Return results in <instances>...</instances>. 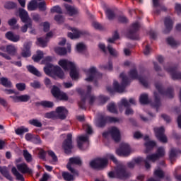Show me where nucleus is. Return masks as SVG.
I'll return each mask as SVG.
<instances>
[{"label": "nucleus", "instance_id": "f257e3e1", "mask_svg": "<svg viewBox=\"0 0 181 181\" xmlns=\"http://www.w3.org/2000/svg\"><path fill=\"white\" fill-rule=\"evenodd\" d=\"M52 62V57H46L43 60L42 63H45L46 66L44 67V71L47 76L50 77H58L61 80L64 78V71L59 66H53V64H50Z\"/></svg>", "mask_w": 181, "mask_h": 181}, {"label": "nucleus", "instance_id": "f03ea898", "mask_svg": "<svg viewBox=\"0 0 181 181\" xmlns=\"http://www.w3.org/2000/svg\"><path fill=\"white\" fill-rule=\"evenodd\" d=\"M108 159H111L115 163H118V160H117L115 156L111 153H108L105 158H98L90 161V166L93 169H103L107 165Z\"/></svg>", "mask_w": 181, "mask_h": 181}, {"label": "nucleus", "instance_id": "7ed1b4c3", "mask_svg": "<svg viewBox=\"0 0 181 181\" xmlns=\"http://www.w3.org/2000/svg\"><path fill=\"white\" fill-rule=\"evenodd\" d=\"M58 64L64 70H70L69 76L72 80H77L79 77L78 71H77V68H76V64L67 59H61L59 61Z\"/></svg>", "mask_w": 181, "mask_h": 181}, {"label": "nucleus", "instance_id": "20e7f679", "mask_svg": "<svg viewBox=\"0 0 181 181\" xmlns=\"http://www.w3.org/2000/svg\"><path fill=\"white\" fill-rule=\"evenodd\" d=\"M69 114V110L63 106H59L56 108L55 112L45 113V117L52 119H66Z\"/></svg>", "mask_w": 181, "mask_h": 181}, {"label": "nucleus", "instance_id": "39448f33", "mask_svg": "<svg viewBox=\"0 0 181 181\" xmlns=\"http://www.w3.org/2000/svg\"><path fill=\"white\" fill-rule=\"evenodd\" d=\"M108 176L110 179L117 177V179H127L131 176V173H128L125 170V166L120 163L117 165L115 172H110L108 173Z\"/></svg>", "mask_w": 181, "mask_h": 181}, {"label": "nucleus", "instance_id": "423d86ee", "mask_svg": "<svg viewBox=\"0 0 181 181\" xmlns=\"http://www.w3.org/2000/svg\"><path fill=\"white\" fill-rule=\"evenodd\" d=\"M166 153L165 151V148L163 147H159L157 149V153L156 154H151L147 156L146 160H144L145 162V168L146 170H149L151 169V164L149 162H155L156 160H158L159 158L163 157V156Z\"/></svg>", "mask_w": 181, "mask_h": 181}, {"label": "nucleus", "instance_id": "0eeeda50", "mask_svg": "<svg viewBox=\"0 0 181 181\" xmlns=\"http://www.w3.org/2000/svg\"><path fill=\"white\" fill-rule=\"evenodd\" d=\"M91 90H93V88L91 86H87V92L84 91L83 89L79 88L77 90L78 94L81 95V101L78 102V107L81 108V110H86V101L88 100V97L91 95Z\"/></svg>", "mask_w": 181, "mask_h": 181}, {"label": "nucleus", "instance_id": "6e6552de", "mask_svg": "<svg viewBox=\"0 0 181 181\" xmlns=\"http://www.w3.org/2000/svg\"><path fill=\"white\" fill-rule=\"evenodd\" d=\"M119 77L122 78V83L119 85L118 81H115L113 83V87H115V90L117 91V93H124L127 86L129 84V79L124 73H121Z\"/></svg>", "mask_w": 181, "mask_h": 181}, {"label": "nucleus", "instance_id": "1a4fd4ad", "mask_svg": "<svg viewBox=\"0 0 181 181\" xmlns=\"http://www.w3.org/2000/svg\"><path fill=\"white\" fill-rule=\"evenodd\" d=\"M139 29H141L139 23H133L127 33V37L132 40H139V33H138Z\"/></svg>", "mask_w": 181, "mask_h": 181}, {"label": "nucleus", "instance_id": "9d476101", "mask_svg": "<svg viewBox=\"0 0 181 181\" xmlns=\"http://www.w3.org/2000/svg\"><path fill=\"white\" fill-rule=\"evenodd\" d=\"M107 122H119V119L117 117L101 115L95 120V124L96 127H98V128H103Z\"/></svg>", "mask_w": 181, "mask_h": 181}, {"label": "nucleus", "instance_id": "9b49d317", "mask_svg": "<svg viewBox=\"0 0 181 181\" xmlns=\"http://www.w3.org/2000/svg\"><path fill=\"white\" fill-rule=\"evenodd\" d=\"M132 150L128 143H122L120 148L116 150V153L119 156H129Z\"/></svg>", "mask_w": 181, "mask_h": 181}, {"label": "nucleus", "instance_id": "f8f14e48", "mask_svg": "<svg viewBox=\"0 0 181 181\" xmlns=\"http://www.w3.org/2000/svg\"><path fill=\"white\" fill-rule=\"evenodd\" d=\"M155 86L156 90H158V93L162 95H166L167 97H168V98H173V88H168L165 90L162 86V84H160V83H156L155 84Z\"/></svg>", "mask_w": 181, "mask_h": 181}, {"label": "nucleus", "instance_id": "ddd939ff", "mask_svg": "<svg viewBox=\"0 0 181 181\" xmlns=\"http://www.w3.org/2000/svg\"><path fill=\"white\" fill-rule=\"evenodd\" d=\"M130 78L133 80H139V81L144 86V87H148V81L141 76L138 75V71L136 69H132L129 72Z\"/></svg>", "mask_w": 181, "mask_h": 181}, {"label": "nucleus", "instance_id": "4468645a", "mask_svg": "<svg viewBox=\"0 0 181 181\" xmlns=\"http://www.w3.org/2000/svg\"><path fill=\"white\" fill-rule=\"evenodd\" d=\"M164 69L165 71H168V73H170L173 80H181V73L177 71V65L169 67L164 66Z\"/></svg>", "mask_w": 181, "mask_h": 181}, {"label": "nucleus", "instance_id": "2eb2a0df", "mask_svg": "<svg viewBox=\"0 0 181 181\" xmlns=\"http://www.w3.org/2000/svg\"><path fill=\"white\" fill-rule=\"evenodd\" d=\"M77 146L81 151H86L88 148V136H78L76 138Z\"/></svg>", "mask_w": 181, "mask_h": 181}, {"label": "nucleus", "instance_id": "dca6fc26", "mask_svg": "<svg viewBox=\"0 0 181 181\" xmlns=\"http://www.w3.org/2000/svg\"><path fill=\"white\" fill-rule=\"evenodd\" d=\"M71 31L74 32L72 33H68V37L70 39H78L81 36V35H83L84 37L88 36L90 34L88 33V31L87 30H83V32L76 29V28H71Z\"/></svg>", "mask_w": 181, "mask_h": 181}, {"label": "nucleus", "instance_id": "f3484780", "mask_svg": "<svg viewBox=\"0 0 181 181\" xmlns=\"http://www.w3.org/2000/svg\"><path fill=\"white\" fill-rule=\"evenodd\" d=\"M18 16L21 21V22H23V23H26L28 22H32V19H30V17H29V13H28V11H26V10L20 8L18 9Z\"/></svg>", "mask_w": 181, "mask_h": 181}, {"label": "nucleus", "instance_id": "a211bd4d", "mask_svg": "<svg viewBox=\"0 0 181 181\" xmlns=\"http://www.w3.org/2000/svg\"><path fill=\"white\" fill-rule=\"evenodd\" d=\"M71 173L68 172H63L62 175L66 181H73L76 179V176H78V171L76 170H69Z\"/></svg>", "mask_w": 181, "mask_h": 181}, {"label": "nucleus", "instance_id": "6ab92c4d", "mask_svg": "<svg viewBox=\"0 0 181 181\" xmlns=\"http://www.w3.org/2000/svg\"><path fill=\"white\" fill-rule=\"evenodd\" d=\"M74 165H81V158L80 157H72L69 158V161L66 165L68 170H75Z\"/></svg>", "mask_w": 181, "mask_h": 181}, {"label": "nucleus", "instance_id": "aec40b11", "mask_svg": "<svg viewBox=\"0 0 181 181\" xmlns=\"http://www.w3.org/2000/svg\"><path fill=\"white\" fill-rule=\"evenodd\" d=\"M87 73H88V77L86 78L85 80L88 83H91V81H93L95 76H97V74H100V73H98V71H97V68H95V66L90 67L88 70Z\"/></svg>", "mask_w": 181, "mask_h": 181}, {"label": "nucleus", "instance_id": "412c9836", "mask_svg": "<svg viewBox=\"0 0 181 181\" xmlns=\"http://www.w3.org/2000/svg\"><path fill=\"white\" fill-rule=\"evenodd\" d=\"M62 146H63L66 153H71V152L74 148L71 137H70V136L67 137L64 141Z\"/></svg>", "mask_w": 181, "mask_h": 181}, {"label": "nucleus", "instance_id": "4be33fe9", "mask_svg": "<svg viewBox=\"0 0 181 181\" xmlns=\"http://www.w3.org/2000/svg\"><path fill=\"white\" fill-rule=\"evenodd\" d=\"M5 37L6 39H7V40L13 42V43H17V42H19V40H21V36L19 35L13 33V32L12 31H8L6 33Z\"/></svg>", "mask_w": 181, "mask_h": 181}, {"label": "nucleus", "instance_id": "5701e85b", "mask_svg": "<svg viewBox=\"0 0 181 181\" xmlns=\"http://www.w3.org/2000/svg\"><path fill=\"white\" fill-rule=\"evenodd\" d=\"M30 47H32L31 42H28L24 44L23 49L21 52V56H23V57H30V56H32Z\"/></svg>", "mask_w": 181, "mask_h": 181}, {"label": "nucleus", "instance_id": "b1692460", "mask_svg": "<svg viewBox=\"0 0 181 181\" xmlns=\"http://www.w3.org/2000/svg\"><path fill=\"white\" fill-rule=\"evenodd\" d=\"M164 25L165 28L163 30V33L166 35L173 29V21H172L170 18L166 17L164 20Z\"/></svg>", "mask_w": 181, "mask_h": 181}, {"label": "nucleus", "instance_id": "393cba45", "mask_svg": "<svg viewBox=\"0 0 181 181\" xmlns=\"http://www.w3.org/2000/svg\"><path fill=\"white\" fill-rule=\"evenodd\" d=\"M121 103L122 105L127 108L125 111L126 115H132V114H134V110H132V108L129 107L130 105L129 102H128V100H127L126 98H123L121 100Z\"/></svg>", "mask_w": 181, "mask_h": 181}, {"label": "nucleus", "instance_id": "a878e982", "mask_svg": "<svg viewBox=\"0 0 181 181\" xmlns=\"http://www.w3.org/2000/svg\"><path fill=\"white\" fill-rule=\"evenodd\" d=\"M154 102L151 103V106L153 108H156V112L159 111V107L160 105H162V103H160V98H159V95L158 93L154 92Z\"/></svg>", "mask_w": 181, "mask_h": 181}, {"label": "nucleus", "instance_id": "bb28decb", "mask_svg": "<svg viewBox=\"0 0 181 181\" xmlns=\"http://www.w3.org/2000/svg\"><path fill=\"white\" fill-rule=\"evenodd\" d=\"M64 8L68 12L69 16H74V15H77L78 13V9L74 8L72 6H70V4H65Z\"/></svg>", "mask_w": 181, "mask_h": 181}, {"label": "nucleus", "instance_id": "cd10ccee", "mask_svg": "<svg viewBox=\"0 0 181 181\" xmlns=\"http://www.w3.org/2000/svg\"><path fill=\"white\" fill-rule=\"evenodd\" d=\"M144 141L145 146L146 148V152H148V151H151V149H153V148H155V146H156V143L149 139L148 136L144 137Z\"/></svg>", "mask_w": 181, "mask_h": 181}, {"label": "nucleus", "instance_id": "c85d7f7f", "mask_svg": "<svg viewBox=\"0 0 181 181\" xmlns=\"http://www.w3.org/2000/svg\"><path fill=\"white\" fill-rule=\"evenodd\" d=\"M17 169L21 173H32V170L28 167V165L25 163L18 164Z\"/></svg>", "mask_w": 181, "mask_h": 181}, {"label": "nucleus", "instance_id": "c756f323", "mask_svg": "<svg viewBox=\"0 0 181 181\" xmlns=\"http://www.w3.org/2000/svg\"><path fill=\"white\" fill-rule=\"evenodd\" d=\"M27 70L29 71V73H31V74H33L34 76H36L37 77H42V74L37 69L33 66V65H28L26 66Z\"/></svg>", "mask_w": 181, "mask_h": 181}, {"label": "nucleus", "instance_id": "7c9ffc66", "mask_svg": "<svg viewBox=\"0 0 181 181\" xmlns=\"http://www.w3.org/2000/svg\"><path fill=\"white\" fill-rule=\"evenodd\" d=\"M6 52L10 56H15L16 54V52H18V49L13 45H9L6 47Z\"/></svg>", "mask_w": 181, "mask_h": 181}, {"label": "nucleus", "instance_id": "2f4dec72", "mask_svg": "<svg viewBox=\"0 0 181 181\" xmlns=\"http://www.w3.org/2000/svg\"><path fill=\"white\" fill-rule=\"evenodd\" d=\"M0 84L7 88H12V82L8 80V78L1 77L0 78Z\"/></svg>", "mask_w": 181, "mask_h": 181}, {"label": "nucleus", "instance_id": "473e14b6", "mask_svg": "<svg viewBox=\"0 0 181 181\" xmlns=\"http://www.w3.org/2000/svg\"><path fill=\"white\" fill-rule=\"evenodd\" d=\"M142 160H144L141 157L134 158L131 162L128 163L127 166L130 168H134L136 165H139Z\"/></svg>", "mask_w": 181, "mask_h": 181}, {"label": "nucleus", "instance_id": "72a5a7b5", "mask_svg": "<svg viewBox=\"0 0 181 181\" xmlns=\"http://www.w3.org/2000/svg\"><path fill=\"white\" fill-rule=\"evenodd\" d=\"M28 11H36L37 9V1L31 0L28 4Z\"/></svg>", "mask_w": 181, "mask_h": 181}, {"label": "nucleus", "instance_id": "f704fd0d", "mask_svg": "<svg viewBox=\"0 0 181 181\" xmlns=\"http://www.w3.org/2000/svg\"><path fill=\"white\" fill-rule=\"evenodd\" d=\"M47 40L43 37H38L37 38V46H40V47H46L47 46Z\"/></svg>", "mask_w": 181, "mask_h": 181}, {"label": "nucleus", "instance_id": "c9c22d12", "mask_svg": "<svg viewBox=\"0 0 181 181\" xmlns=\"http://www.w3.org/2000/svg\"><path fill=\"white\" fill-rule=\"evenodd\" d=\"M153 131L156 134V136H165V127H155Z\"/></svg>", "mask_w": 181, "mask_h": 181}, {"label": "nucleus", "instance_id": "e433bc0d", "mask_svg": "<svg viewBox=\"0 0 181 181\" xmlns=\"http://www.w3.org/2000/svg\"><path fill=\"white\" fill-rule=\"evenodd\" d=\"M51 93L54 98H60V94L62 92L60 91V88H59V87L54 86L51 90Z\"/></svg>", "mask_w": 181, "mask_h": 181}, {"label": "nucleus", "instance_id": "4c0bfd02", "mask_svg": "<svg viewBox=\"0 0 181 181\" xmlns=\"http://www.w3.org/2000/svg\"><path fill=\"white\" fill-rule=\"evenodd\" d=\"M11 172L14 176H16L17 180L25 181V178H23V175L21 174L16 168L13 167L11 170Z\"/></svg>", "mask_w": 181, "mask_h": 181}, {"label": "nucleus", "instance_id": "58836bf2", "mask_svg": "<svg viewBox=\"0 0 181 181\" xmlns=\"http://www.w3.org/2000/svg\"><path fill=\"white\" fill-rule=\"evenodd\" d=\"M38 104L39 105H41V107H43V108H53V107L54 106V103H53V102L47 100H42Z\"/></svg>", "mask_w": 181, "mask_h": 181}, {"label": "nucleus", "instance_id": "ea45409f", "mask_svg": "<svg viewBox=\"0 0 181 181\" xmlns=\"http://www.w3.org/2000/svg\"><path fill=\"white\" fill-rule=\"evenodd\" d=\"M16 135H25L27 132H29V129L28 127H25L23 126L17 128L15 130Z\"/></svg>", "mask_w": 181, "mask_h": 181}, {"label": "nucleus", "instance_id": "a19ab883", "mask_svg": "<svg viewBox=\"0 0 181 181\" xmlns=\"http://www.w3.org/2000/svg\"><path fill=\"white\" fill-rule=\"evenodd\" d=\"M54 51L59 56H66V54H67V49L66 47H57L54 49Z\"/></svg>", "mask_w": 181, "mask_h": 181}, {"label": "nucleus", "instance_id": "79ce46f5", "mask_svg": "<svg viewBox=\"0 0 181 181\" xmlns=\"http://www.w3.org/2000/svg\"><path fill=\"white\" fill-rule=\"evenodd\" d=\"M139 102H140V104L141 105L149 104V98L148 97V94L146 93L141 94L139 98Z\"/></svg>", "mask_w": 181, "mask_h": 181}, {"label": "nucleus", "instance_id": "37998d69", "mask_svg": "<svg viewBox=\"0 0 181 181\" xmlns=\"http://www.w3.org/2000/svg\"><path fill=\"white\" fill-rule=\"evenodd\" d=\"M105 14L109 21H112V19L115 18V13L114 12V10L111 8H107L105 11Z\"/></svg>", "mask_w": 181, "mask_h": 181}, {"label": "nucleus", "instance_id": "c03bdc74", "mask_svg": "<svg viewBox=\"0 0 181 181\" xmlns=\"http://www.w3.org/2000/svg\"><path fill=\"white\" fill-rule=\"evenodd\" d=\"M107 110L109 112H111L112 114H118V110H117V106L115 105V103H109L107 105Z\"/></svg>", "mask_w": 181, "mask_h": 181}, {"label": "nucleus", "instance_id": "a18cd8bd", "mask_svg": "<svg viewBox=\"0 0 181 181\" xmlns=\"http://www.w3.org/2000/svg\"><path fill=\"white\" fill-rule=\"evenodd\" d=\"M43 59V52L38 50L37 51V55L33 56V60L35 62L37 63L40 62Z\"/></svg>", "mask_w": 181, "mask_h": 181}, {"label": "nucleus", "instance_id": "49530a36", "mask_svg": "<svg viewBox=\"0 0 181 181\" xmlns=\"http://www.w3.org/2000/svg\"><path fill=\"white\" fill-rule=\"evenodd\" d=\"M154 176H156V177H158V179H162L163 176H165V173L160 168L158 167L154 170Z\"/></svg>", "mask_w": 181, "mask_h": 181}, {"label": "nucleus", "instance_id": "de8ad7c7", "mask_svg": "<svg viewBox=\"0 0 181 181\" xmlns=\"http://www.w3.org/2000/svg\"><path fill=\"white\" fill-rule=\"evenodd\" d=\"M25 139L26 141H30V142H33V144L42 143V140H40V137H37V136H26Z\"/></svg>", "mask_w": 181, "mask_h": 181}, {"label": "nucleus", "instance_id": "09e8293b", "mask_svg": "<svg viewBox=\"0 0 181 181\" xmlns=\"http://www.w3.org/2000/svg\"><path fill=\"white\" fill-rule=\"evenodd\" d=\"M110 131L111 136H121V132L118 128L113 127L110 128Z\"/></svg>", "mask_w": 181, "mask_h": 181}, {"label": "nucleus", "instance_id": "8fccbe9b", "mask_svg": "<svg viewBox=\"0 0 181 181\" xmlns=\"http://www.w3.org/2000/svg\"><path fill=\"white\" fill-rule=\"evenodd\" d=\"M30 125H33V127H36L37 128H42V122H40L37 119H32L29 120Z\"/></svg>", "mask_w": 181, "mask_h": 181}, {"label": "nucleus", "instance_id": "3c124183", "mask_svg": "<svg viewBox=\"0 0 181 181\" xmlns=\"http://www.w3.org/2000/svg\"><path fill=\"white\" fill-rule=\"evenodd\" d=\"M0 172L2 174L3 176H5V177H6V179H8V180L12 181V180H13L12 176H11V175H9V173H8V170H6V168H0Z\"/></svg>", "mask_w": 181, "mask_h": 181}, {"label": "nucleus", "instance_id": "603ef678", "mask_svg": "<svg viewBox=\"0 0 181 181\" xmlns=\"http://www.w3.org/2000/svg\"><path fill=\"white\" fill-rule=\"evenodd\" d=\"M17 6L16 3L13 1H7L4 4L5 9H15Z\"/></svg>", "mask_w": 181, "mask_h": 181}, {"label": "nucleus", "instance_id": "864d4df0", "mask_svg": "<svg viewBox=\"0 0 181 181\" xmlns=\"http://www.w3.org/2000/svg\"><path fill=\"white\" fill-rule=\"evenodd\" d=\"M83 128L87 134V135H93L94 131L93 130V127L88 124H86L83 125Z\"/></svg>", "mask_w": 181, "mask_h": 181}, {"label": "nucleus", "instance_id": "5fc2aeb1", "mask_svg": "<svg viewBox=\"0 0 181 181\" xmlns=\"http://www.w3.org/2000/svg\"><path fill=\"white\" fill-rule=\"evenodd\" d=\"M25 24L21 27V32L23 33H26L28 32V28L32 29V21H28L25 23Z\"/></svg>", "mask_w": 181, "mask_h": 181}, {"label": "nucleus", "instance_id": "6e6d98bb", "mask_svg": "<svg viewBox=\"0 0 181 181\" xmlns=\"http://www.w3.org/2000/svg\"><path fill=\"white\" fill-rule=\"evenodd\" d=\"M54 19L59 25L64 23V17L60 14L55 15Z\"/></svg>", "mask_w": 181, "mask_h": 181}, {"label": "nucleus", "instance_id": "4d7b16f0", "mask_svg": "<svg viewBox=\"0 0 181 181\" xmlns=\"http://www.w3.org/2000/svg\"><path fill=\"white\" fill-rule=\"evenodd\" d=\"M47 153H48L49 158H51L52 162L53 163L57 162V160H58V159H57V156H56V153H54V152H53V151L49 150V151H47Z\"/></svg>", "mask_w": 181, "mask_h": 181}, {"label": "nucleus", "instance_id": "13d9d810", "mask_svg": "<svg viewBox=\"0 0 181 181\" xmlns=\"http://www.w3.org/2000/svg\"><path fill=\"white\" fill-rule=\"evenodd\" d=\"M23 156L26 162H32V154L28 150L23 151Z\"/></svg>", "mask_w": 181, "mask_h": 181}, {"label": "nucleus", "instance_id": "bf43d9fd", "mask_svg": "<svg viewBox=\"0 0 181 181\" xmlns=\"http://www.w3.org/2000/svg\"><path fill=\"white\" fill-rule=\"evenodd\" d=\"M51 13H63L62 8L59 6H54L50 9Z\"/></svg>", "mask_w": 181, "mask_h": 181}, {"label": "nucleus", "instance_id": "052dcab7", "mask_svg": "<svg viewBox=\"0 0 181 181\" xmlns=\"http://www.w3.org/2000/svg\"><path fill=\"white\" fill-rule=\"evenodd\" d=\"M167 43L171 46L172 47H175V46H177V42L173 39L172 37H169L167 38Z\"/></svg>", "mask_w": 181, "mask_h": 181}, {"label": "nucleus", "instance_id": "680f3d73", "mask_svg": "<svg viewBox=\"0 0 181 181\" xmlns=\"http://www.w3.org/2000/svg\"><path fill=\"white\" fill-rule=\"evenodd\" d=\"M83 50H86V45L82 42L78 43L76 45V51L78 53H83Z\"/></svg>", "mask_w": 181, "mask_h": 181}, {"label": "nucleus", "instance_id": "e2e57ef3", "mask_svg": "<svg viewBox=\"0 0 181 181\" xmlns=\"http://www.w3.org/2000/svg\"><path fill=\"white\" fill-rule=\"evenodd\" d=\"M20 103H28L30 100V95H19Z\"/></svg>", "mask_w": 181, "mask_h": 181}, {"label": "nucleus", "instance_id": "0e129e2a", "mask_svg": "<svg viewBox=\"0 0 181 181\" xmlns=\"http://www.w3.org/2000/svg\"><path fill=\"white\" fill-rule=\"evenodd\" d=\"M101 69H103V70H109V71H111L112 70V62L110 60L108 62L107 65H102L100 66Z\"/></svg>", "mask_w": 181, "mask_h": 181}, {"label": "nucleus", "instance_id": "69168bd1", "mask_svg": "<svg viewBox=\"0 0 181 181\" xmlns=\"http://www.w3.org/2000/svg\"><path fill=\"white\" fill-rule=\"evenodd\" d=\"M37 8L42 12H45V11H46V2L41 1V2L37 3Z\"/></svg>", "mask_w": 181, "mask_h": 181}, {"label": "nucleus", "instance_id": "338daca9", "mask_svg": "<svg viewBox=\"0 0 181 181\" xmlns=\"http://www.w3.org/2000/svg\"><path fill=\"white\" fill-rule=\"evenodd\" d=\"M16 87L18 91H25L26 90V84L23 83H18L16 85Z\"/></svg>", "mask_w": 181, "mask_h": 181}, {"label": "nucleus", "instance_id": "774afa93", "mask_svg": "<svg viewBox=\"0 0 181 181\" xmlns=\"http://www.w3.org/2000/svg\"><path fill=\"white\" fill-rule=\"evenodd\" d=\"M117 21L120 23H128V18L124 15L119 16L117 17Z\"/></svg>", "mask_w": 181, "mask_h": 181}]
</instances>
